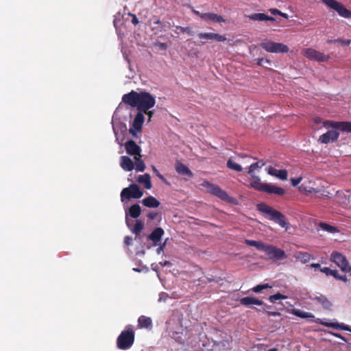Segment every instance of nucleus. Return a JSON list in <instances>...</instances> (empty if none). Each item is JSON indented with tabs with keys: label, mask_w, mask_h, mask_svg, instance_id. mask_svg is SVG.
Masks as SVG:
<instances>
[{
	"label": "nucleus",
	"mask_w": 351,
	"mask_h": 351,
	"mask_svg": "<svg viewBox=\"0 0 351 351\" xmlns=\"http://www.w3.org/2000/svg\"><path fill=\"white\" fill-rule=\"evenodd\" d=\"M159 47L160 49L165 50L167 48V45L165 43H160Z\"/></svg>",
	"instance_id": "603ef678"
},
{
	"label": "nucleus",
	"mask_w": 351,
	"mask_h": 351,
	"mask_svg": "<svg viewBox=\"0 0 351 351\" xmlns=\"http://www.w3.org/2000/svg\"><path fill=\"white\" fill-rule=\"evenodd\" d=\"M268 351H278V349L276 348H274L269 349Z\"/></svg>",
	"instance_id": "4d7b16f0"
},
{
	"label": "nucleus",
	"mask_w": 351,
	"mask_h": 351,
	"mask_svg": "<svg viewBox=\"0 0 351 351\" xmlns=\"http://www.w3.org/2000/svg\"><path fill=\"white\" fill-rule=\"evenodd\" d=\"M209 193L216 195L222 200L229 202L230 197L226 191L220 189L218 186L209 182H206L204 185Z\"/></svg>",
	"instance_id": "ddd939ff"
},
{
	"label": "nucleus",
	"mask_w": 351,
	"mask_h": 351,
	"mask_svg": "<svg viewBox=\"0 0 351 351\" xmlns=\"http://www.w3.org/2000/svg\"><path fill=\"white\" fill-rule=\"evenodd\" d=\"M138 326L141 328H151L152 326V319L149 317L141 315L138 319Z\"/></svg>",
	"instance_id": "2f4dec72"
},
{
	"label": "nucleus",
	"mask_w": 351,
	"mask_h": 351,
	"mask_svg": "<svg viewBox=\"0 0 351 351\" xmlns=\"http://www.w3.org/2000/svg\"><path fill=\"white\" fill-rule=\"evenodd\" d=\"M134 340V332L131 328L123 331L117 338V346L121 350L130 348Z\"/></svg>",
	"instance_id": "39448f33"
},
{
	"label": "nucleus",
	"mask_w": 351,
	"mask_h": 351,
	"mask_svg": "<svg viewBox=\"0 0 351 351\" xmlns=\"http://www.w3.org/2000/svg\"><path fill=\"white\" fill-rule=\"evenodd\" d=\"M157 216V213H149L148 215H147V217L149 219H154Z\"/></svg>",
	"instance_id": "3c124183"
},
{
	"label": "nucleus",
	"mask_w": 351,
	"mask_h": 351,
	"mask_svg": "<svg viewBox=\"0 0 351 351\" xmlns=\"http://www.w3.org/2000/svg\"><path fill=\"white\" fill-rule=\"evenodd\" d=\"M302 53L304 57L309 59L310 60H313L318 62H327L330 58L329 56L311 48L304 49Z\"/></svg>",
	"instance_id": "1a4fd4ad"
},
{
	"label": "nucleus",
	"mask_w": 351,
	"mask_h": 351,
	"mask_svg": "<svg viewBox=\"0 0 351 351\" xmlns=\"http://www.w3.org/2000/svg\"><path fill=\"white\" fill-rule=\"evenodd\" d=\"M257 209L262 213L265 217L269 220L274 221L282 228L288 229V223L286 221L285 217L280 212L273 209L266 204L261 203L257 205Z\"/></svg>",
	"instance_id": "7ed1b4c3"
},
{
	"label": "nucleus",
	"mask_w": 351,
	"mask_h": 351,
	"mask_svg": "<svg viewBox=\"0 0 351 351\" xmlns=\"http://www.w3.org/2000/svg\"><path fill=\"white\" fill-rule=\"evenodd\" d=\"M164 234V230L161 228H156L149 234V239L152 240L154 245H157L161 240L162 236Z\"/></svg>",
	"instance_id": "4be33fe9"
},
{
	"label": "nucleus",
	"mask_w": 351,
	"mask_h": 351,
	"mask_svg": "<svg viewBox=\"0 0 351 351\" xmlns=\"http://www.w3.org/2000/svg\"><path fill=\"white\" fill-rule=\"evenodd\" d=\"M250 175L251 176L250 186L257 191H262L265 183L262 182L260 177L256 176L255 173Z\"/></svg>",
	"instance_id": "412c9836"
},
{
	"label": "nucleus",
	"mask_w": 351,
	"mask_h": 351,
	"mask_svg": "<svg viewBox=\"0 0 351 351\" xmlns=\"http://www.w3.org/2000/svg\"><path fill=\"white\" fill-rule=\"evenodd\" d=\"M122 101L126 104L137 108L139 112L148 115L149 121L151 120L154 112L149 110L154 106L156 100L155 97L150 93L147 92L137 93L132 90L123 96Z\"/></svg>",
	"instance_id": "f257e3e1"
},
{
	"label": "nucleus",
	"mask_w": 351,
	"mask_h": 351,
	"mask_svg": "<svg viewBox=\"0 0 351 351\" xmlns=\"http://www.w3.org/2000/svg\"><path fill=\"white\" fill-rule=\"evenodd\" d=\"M265 165V162H264L263 160H260L258 162L251 164L248 168L247 173L248 174L255 173L254 171L256 169H258V168L261 169Z\"/></svg>",
	"instance_id": "72a5a7b5"
},
{
	"label": "nucleus",
	"mask_w": 351,
	"mask_h": 351,
	"mask_svg": "<svg viewBox=\"0 0 351 351\" xmlns=\"http://www.w3.org/2000/svg\"><path fill=\"white\" fill-rule=\"evenodd\" d=\"M315 323H318V324H320L325 326L332 328L334 329L343 330L351 332V328L349 326L346 325L343 323L326 322H323L322 319H320L319 318H317V320H315Z\"/></svg>",
	"instance_id": "4468645a"
},
{
	"label": "nucleus",
	"mask_w": 351,
	"mask_h": 351,
	"mask_svg": "<svg viewBox=\"0 0 351 351\" xmlns=\"http://www.w3.org/2000/svg\"><path fill=\"white\" fill-rule=\"evenodd\" d=\"M269 11L273 15H279L284 17L286 19H288V15L287 14L282 13L277 9H270Z\"/></svg>",
	"instance_id": "ea45409f"
},
{
	"label": "nucleus",
	"mask_w": 351,
	"mask_h": 351,
	"mask_svg": "<svg viewBox=\"0 0 351 351\" xmlns=\"http://www.w3.org/2000/svg\"><path fill=\"white\" fill-rule=\"evenodd\" d=\"M153 169H154V171L156 173L158 177H159L160 179H163V176L161 174H160V173L158 171V170L155 167H153Z\"/></svg>",
	"instance_id": "864d4df0"
},
{
	"label": "nucleus",
	"mask_w": 351,
	"mask_h": 351,
	"mask_svg": "<svg viewBox=\"0 0 351 351\" xmlns=\"http://www.w3.org/2000/svg\"><path fill=\"white\" fill-rule=\"evenodd\" d=\"M125 148L128 154L133 156L136 164V170L143 172L145 165L141 159V148L134 141L129 140L125 143Z\"/></svg>",
	"instance_id": "20e7f679"
},
{
	"label": "nucleus",
	"mask_w": 351,
	"mask_h": 351,
	"mask_svg": "<svg viewBox=\"0 0 351 351\" xmlns=\"http://www.w3.org/2000/svg\"><path fill=\"white\" fill-rule=\"evenodd\" d=\"M265 171L269 175L275 176L282 180L287 179V171L285 169L278 170L271 166H268L265 168Z\"/></svg>",
	"instance_id": "2eb2a0df"
},
{
	"label": "nucleus",
	"mask_w": 351,
	"mask_h": 351,
	"mask_svg": "<svg viewBox=\"0 0 351 351\" xmlns=\"http://www.w3.org/2000/svg\"><path fill=\"white\" fill-rule=\"evenodd\" d=\"M245 243L249 246H254L260 251H263L265 245V244L262 241H257L249 239H245Z\"/></svg>",
	"instance_id": "473e14b6"
},
{
	"label": "nucleus",
	"mask_w": 351,
	"mask_h": 351,
	"mask_svg": "<svg viewBox=\"0 0 351 351\" xmlns=\"http://www.w3.org/2000/svg\"><path fill=\"white\" fill-rule=\"evenodd\" d=\"M213 34L214 33H199L198 34V37L200 39H206V40H211L213 39Z\"/></svg>",
	"instance_id": "58836bf2"
},
{
	"label": "nucleus",
	"mask_w": 351,
	"mask_h": 351,
	"mask_svg": "<svg viewBox=\"0 0 351 351\" xmlns=\"http://www.w3.org/2000/svg\"><path fill=\"white\" fill-rule=\"evenodd\" d=\"M169 264V263L168 261H165L162 265H167Z\"/></svg>",
	"instance_id": "bf43d9fd"
},
{
	"label": "nucleus",
	"mask_w": 351,
	"mask_h": 351,
	"mask_svg": "<svg viewBox=\"0 0 351 351\" xmlns=\"http://www.w3.org/2000/svg\"><path fill=\"white\" fill-rule=\"evenodd\" d=\"M144 206L149 208H156L160 205V202L153 196H149L142 200Z\"/></svg>",
	"instance_id": "cd10ccee"
},
{
	"label": "nucleus",
	"mask_w": 351,
	"mask_h": 351,
	"mask_svg": "<svg viewBox=\"0 0 351 351\" xmlns=\"http://www.w3.org/2000/svg\"><path fill=\"white\" fill-rule=\"evenodd\" d=\"M291 313L300 318L306 319L315 322L316 319H313L315 316L310 312H306L300 309H293Z\"/></svg>",
	"instance_id": "5701e85b"
},
{
	"label": "nucleus",
	"mask_w": 351,
	"mask_h": 351,
	"mask_svg": "<svg viewBox=\"0 0 351 351\" xmlns=\"http://www.w3.org/2000/svg\"><path fill=\"white\" fill-rule=\"evenodd\" d=\"M313 300L317 301L318 303L322 305L323 308L325 309H330L332 304L324 296L322 295H315L313 298Z\"/></svg>",
	"instance_id": "c756f323"
},
{
	"label": "nucleus",
	"mask_w": 351,
	"mask_h": 351,
	"mask_svg": "<svg viewBox=\"0 0 351 351\" xmlns=\"http://www.w3.org/2000/svg\"><path fill=\"white\" fill-rule=\"evenodd\" d=\"M213 39L217 40V41L221 42V41L226 40L227 38L225 36H223V35H220V34H213Z\"/></svg>",
	"instance_id": "a19ab883"
},
{
	"label": "nucleus",
	"mask_w": 351,
	"mask_h": 351,
	"mask_svg": "<svg viewBox=\"0 0 351 351\" xmlns=\"http://www.w3.org/2000/svg\"><path fill=\"white\" fill-rule=\"evenodd\" d=\"M287 298V297L285 295H282L280 293H278L276 294H274V295H270L269 298V300L272 302V303H274L276 302L278 300H281V299H286Z\"/></svg>",
	"instance_id": "c9c22d12"
},
{
	"label": "nucleus",
	"mask_w": 351,
	"mask_h": 351,
	"mask_svg": "<svg viewBox=\"0 0 351 351\" xmlns=\"http://www.w3.org/2000/svg\"><path fill=\"white\" fill-rule=\"evenodd\" d=\"M323 126L328 129H332L319 136L318 141L324 144L334 142L338 138L339 134L337 130H340L346 132H351V122H335L326 121L323 123Z\"/></svg>",
	"instance_id": "f03ea898"
},
{
	"label": "nucleus",
	"mask_w": 351,
	"mask_h": 351,
	"mask_svg": "<svg viewBox=\"0 0 351 351\" xmlns=\"http://www.w3.org/2000/svg\"><path fill=\"white\" fill-rule=\"evenodd\" d=\"M137 181L143 184L146 189H150L152 188L150 176L148 173L139 176L137 178Z\"/></svg>",
	"instance_id": "7c9ffc66"
},
{
	"label": "nucleus",
	"mask_w": 351,
	"mask_h": 351,
	"mask_svg": "<svg viewBox=\"0 0 351 351\" xmlns=\"http://www.w3.org/2000/svg\"><path fill=\"white\" fill-rule=\"evenodd\" d=\"M320 227L322 228V230H326L329 232H335L337 231L336 228H335L332 226H330L327 223H322L320 224Z\"/></svg>",
	"instance_id": "e433bc0d"
},
{
	"label": "nucleus",
	"mask_w": 351,
	"mask_h": 351,
	"mask_svg": "<svg viewBox=\"0 0 351 351\" xmlns=\"http://www.w3.org/2000/svg\"><path fill=\"white\" fill-rule=\"evenodd\" d=\"M120 166L125 171H130L134 167L136 168V164L133 162L131 158L127 156H122L120 158Z\"/></svg>",
	"instance_id": "a211bd4d"
},
{
	"label": "nucleus",
	"mask_w": 351,
	"mask_h": 351,
	"mask_svg": "<svg viewBox=\"0 0 351 351\" xmlns=\"http://www.w3.org/2000/svg\"><path fill=\"white\" fill-rule=\"evenodd\" d=\"M194 12L200 16V18L204 21H213V22H225V20L223 19L221 16L217 15L213 13H204L200 14L197 11H194Z\"/></svg>",
	"instance_id": "f3484780"
},
{
	"label": "nucleus",
	"mask_w": 351,
	"mask_h": 351,
	"mask_svg": "<svg viewBox=\"0 0 351 351\" xmlns=\"http://www.w3.org/2000/svg\"><path fill=\"white\" fill-rule=\"evenodd\" d=\"M168 295L166 293H160L158 298V302H166Z\"/></svg>",
	"instance_id": "a18cd8bd"
},
{
	"label": "nucleus",
	"mask_w": 351,
	"mask_h": 351,
	"mask_svg": "<svg viewBox=\"0 0 351 351\" xmlns=\"http://www.w3.org/2000/svg\"><path fill=\"white\" fill-rule=\"evenodd\" d=\"M322 271L325 273L326 275H330L334 276L335 278L347 282L348 278L346 275H339L337 270H332L328 267H324L322 269Z\"/></svg>",
	"instance_id": "b1692460"
},
{
	"label": "nucleus",
	"mask_w": 351,
	"mask_h": 351,
	"mask_svg": "<svg viewBox=\"0 0 351 351\" xmlns=\"http://www.w3.org/2000/svg\"><path fill=\"white\" fill-rule=\"evenodd\" d=\"M335 43H339L341 45H343V46H348V45H349L350 44V40L337 39V40H335Z\"/></svg>",
	"instance_id": "37998d69"
},
{
	"label": "nucleus",
	"mask_w": 351,
	"mask_h": 351,
	"mask_svg": "<svg viewBox=\"0 0 351 351\" xmlns=\"http://www.w3.org/2000/svg\"><path fill=\"white\" fill-rule=\"evenodd\" d=\"M114 27H115V28H116L117 29H118V27H117V23H114Z\"/></svg>",
	"instance_id": "052dcab7"
},
{
	"label": "nucleus",
	"mask_w": 351,
	"mask_h": 351,
	"mask_svg": "<svg viewBox=\"0 0 351 351\" xmlns=\"http://www.w3.org/2000/svg\"><path fill=\"white\" fill-rule=\"evenodd\" d=\"M143 195L136 184H132L128 187L124 188L121 192V199L122 202H125L131 198L139 199Z\"/></svg>",
	"instance_id": "423d86ee"
},
{
	"label": "nucleus",
	"mask_w": 351,
	"mask_h": 351,
	"mask_svg": "<svg viewBox=\"0 0 351 351\" xmlns=\"http://www.w3.org/2000/svg\"><path fill=\"white\" fill-rule=\"evenodd\" d=\"M260 45L264 50L269 53H281L289 51L288 46L281 43H275L271 40H265Z\"/></svg>",
	"instance_id": "6e6552de"
},
{
	"label": "nucleus",
	"mask_w": 351,
	"mask_h": 351,
	"mask_svg": "<svg viewBox=\"0 0 351 351\" xmlns=\"http://www.w3.org/2000/svg\"><path fill=\"white\" fill-rule=\"evenodd\" d=\"M132 238L131 237L127 236L125 237L124 242H125V245H130L132 243Z\"/></svg>",
	"instance_id": "8fccbe9b"
},
{
	"label": "nucleus",
	"mask_w": 351,
	"mask_h": 351,
	"mask_svg": "<svg viewBox=\"0 0 351 351\" xmlns=\"http://www.w3.org/2000/svg\"><path fill=\"white\" fill-rule=\"evenodd\" d=\"M265 63L269 64L271 63V61L269 60L264 58H258L257 60V64L260 66H265Z\"/></svg>",
	"instance_id": "79ce46f5"
},
{
	"label": "nucleus",
	"mask_w": 351,
	"mask_h": 351,
	"mask_svg": "<svg viewBox=\"0 0 351 351\" xmlns=\"http://www.w3.org/2000/svg\"><path fill=\"white\" fill-rule=\"evenodd\" d=\"M246 18H247L249 20L251 21H276V19H274L272 16H268L263 13H254L250 15H246Z\"/></svg>",
	"instance_id": "aec40b11"
},
{
	"label": "nucleus",
	"mask_w": 351,
	"mask_h": 351,
	"mask_svg": "<svg viewBox=\"0 0 351 351\" xmlns=\"http://www.w3.org/2000/svg\"><path fill=\"white\" fill-rule=\"evenodd\" d=\"M330 10L335 11L340 16L350 19L351 11L348 10L343 4L336 0H321Z\"/></svg>",
	"instance_id": "0eeeda50"
},
{
	"label": "nucleus",
	"mask_w": 351,
	"mask_h": 351,
	"mask_svg": "<svg viewBox=\"0 0 351 351\" xmlns=\"http://www.w3.org/2000/svg\"><path fill=\"white\" fill-rule=\"evenodd\" d=\"M319 266H320V265L319 263H312L311 265V267H315V268L319 267Z\"/></svg>",
	"instance_id": "6e6d98bb"
},
{
	"label": "nucleus",
	"mask_w": 351,
	"mask_h": 351,
	"mask_svg": "<svg viewBox=\"0 0 351 351\" xmlns=\"http://www.w3.org/2000/svg\"><path fill=\"white\" fill-rule=\"evenodd\" d=\"M113 130H114V134H115L116 141H117L118 144H119L120 146H123V139H121V140H119V137H118V136H117V132H116V130H115V129H114V128H113Z\"/></svg>",
	"instance_id": "de8ad7c7"
},
{
	"label": "nucleus",
	"mask_w": 351,
	"mask_h": 351,
	"mask_svg": "<svg viewBox=\"0 0 351 351\" xmlns=\"http://www.w3.org/2000/svg\"><path fill=\"white\" fill-rule=\"evenodd\" d=\"M330 260L340 267L342 271L346 273L351 272V266L346 258L341 253L333 252L331 254Z\"/></svg>",
	"instance_id": "9d476101"
},
{
	"label": "nucleus",
	"mask_w": 351,
	"mask_h": 351,
	"mask_svg": "<svg viewBox=\"0 0 351 351\" xmlns=\"http://www.w3.org/2000/svg\"><path fill=\"white\" fill-rule=\"evenodd\" d=\"M261 192H265L269 194L283 195L285 193V191L281 187L275 186L271 184L265 183Z\"/></svg>",
	"instance_id": "dca6fc26"
},
{
	"label": "nucleus",
	"mask_w": 351,
	"mask_h": 351,
	"mask_svg": "<svg viewBox=\"0 0 351 351\" xmlns=\"http://www.w3.org/2000/svg\"><path fill=\"white\" fill-rule=\"evenodd\" d=\"M240 303L245 306L252 305L261 306L264 304L263 301L254 297H244L240 299Z\"/></svg>",
	"instance_id": "6ab92c4d"
},
{
	"label": "nucleus",
	"mask_w": 351,
	"mask_h": 351,
	"mask_svg": "<svg viewBox=\"0 0 351 351\" xmlns=\"http://www.w3.org/2000/svg\"><path fill=\"white\" fill-rule=\"evenodd\" d=\"M126 225L130 230L136 234H139L143 228V223L141 221H136L134 227L132 228L129 219H128V213H126Z\"/></svg>",
	"instance_id": "c85d7f7f"
},
{
	"label": "nucleus",
	"mask_w": 351,
	"mask_h": 351,
	"mask_svg": "<svg viewBox=\"0 0 351 351\" xmlns=\"http://www.w3.org/2000/svg\"><path fill=\"white\" fill-rule=\"evenodd\" d=\"M327 43H335V40H328Z\"/></svg>",
	"instance_id": "13d9d810"
},
{
	"label": "nucleus",
	"mask_w": 351,
	"mask_h": 351,
	"mask_svg": "<svg viewBox=\"0 0 351 351\" xmlns=\"http://www.w3.org/2000/svg\"><path fill=\"white\" fill-rule=\"evenodd\" d=\"M293 257L302 263H308L311 259L313 258L310 254L304 252H296L293 254Z\"/></svg>",
	"instance_id": "a878e982"
},
{
	"label": "nucleus",
	"mask_w": 351,
	"mask_h": 351,
	"mask_svg": "<svg viewBox=\"0 0 351 351\" xmlns=\"http://www.w3.org/2000/svg\"><path fill=\"white\" fill-rule=\"evenodd\" d=\"M302 180V177L291 178V182L293 186H296Z\"/></svg>",
	"instance_id": "c03bdc74"
},
{
	"label": "nucleus",
	"mask_w": 351,
	"mask_h": 351,
	"mask_svg": "<svg viewBox=\"0 0 351 351\" xmlns=\"http://www.w3.org/2000/svg\"><path fill=\"white\" fill-rule=\"evenodd\" d=\"M268 288H271V286L269 285L268 284L258 285L253 287L252 288V291L254 292H255V293H259L262 290L265 289H268Z\"/></svg>",
	"instance_id": "4c0bfd02"
},
{
	"label": "nucleus",
	"mask_w": 351,
	"mask_h": 351,
	"mask_svg": "<svg viewBox=\"0 0 351 351\" xmlns=\"http://www.w3.org/2000/svg\"><path fill=\"white\" fill-rule=\"evenodd\" d=\"M141 206L137 204L131 206L128 210H125V214L128 213V216L130 215L132 218L138 217L141 215Z\"/></svg>",
	"instance_id": "bb28decb"
},
{
	"label": "nucleus",
	"mask_w": 351,
	"mask_h": 351,
	"mask_svg": "<svg viewBox=\"0 0 351 351\" xmlns=\"http://www.w3.org/2000/svg\"><path fill=\"white\" fill-rule=\"evenodd\" d=\"M227 167L238 172L243 170L241 165L234 162L231 158L228 159L227 161Z\"/></svg>",
	"instance_id": "f704fd0d"
},
{
	"label": "nucleus",
	"mask_w": 351,
	"mask_h": 351,
	"mask_svg": "<svg viewBox=\"0 0 351 351\" xmlns=\"http://www.w3.org/2000/svg\"><path fill=\"white\" fill-rule=\"evenodd\" d=\"M166 245V241H165L162 244L160 243L159 247L157 248V253L158 254H160V252L163 250L165 246Z\"/></svg>",
	"instance_id": "09e8293b"
},
{
	"label": "nucleus",
	"mask_w": 351,
	"mask_h": 351,
	"mask_svg": "<svg viewBox=\"0 0 351 351\" xmlns=\"http://www.w3.org/2000/svg\"><path fill=\"white\" fill-rule=\"evenodd\" d=\"M332 335L333 336H335V337H337L340 339H341L342 341H343L344 342H347V339L346 338H345L343 336H342L341 334L339 333H335V332H332Z\"/></svg>",
	"instance_id": "49530a36"
},
{
	"label": "nucleus",
	"mask_w": 351,
	"mask_h": 351,
	"mask_svg": "<svg viewBox=\"0 0 351 351\" xmlns=\"http://www.w3.org/2000/svg\"><path fill=\"white\" fill-rule=\"evenodd\" d=\"M263 252H265L270 259L278 261L287 258V255L283 250L273 245H265Z\"/></svg>",
	"instance_id": "9b49d317"
},
{
	"label": "nucleus",
	"mask_w": 351,
	"mask_h": 351,
	"mask_svg": "<svg viewBox=\"0 0 351 351\" xmlns=\"http://www.w3.org/2000/svg\"><path fill=\"white\" fill-rule=\"evenodd\" d=\"M132 23L138 22V19L136 18V16L135 15H132Z\"/></svg>",
	"instance_id": "5fc2aeb1"
},
{
	"label": "nucleus",
	"mask_w": 351,
	"mask_h": 351,
	"mask_svg": "<svg viewBox=\"0 0 351 351\" xmlns=\"http://www.w3.org/2000/svg\"><path fill=\"white\" fill-rule=\"evenodd\" d=\"M176 171L181 175L187 176L191 177L193 176L192 172L190 169L184 164L180 162H176Z\"/></svg>",
	"instance_id": "393cba45"
},
{
	"label": "nucleus",
	"mask_w": 351,
	"mask_h": 351,
	"mask_svg": "<svg viewBox=\"0 0 351 351\" xmlns=\"http://www.w3.org/2000/svg\"><path fill=\"white\" fill-rule=\"evenodd\" d=\"M144 121V114L142 112H138L136 115L132 126L129 130L130 134L133 136L136 137L137 134L141 131L142 125Z\"/></svg>",
	"instance_id": "f8f14e48"
}]
</instances>
